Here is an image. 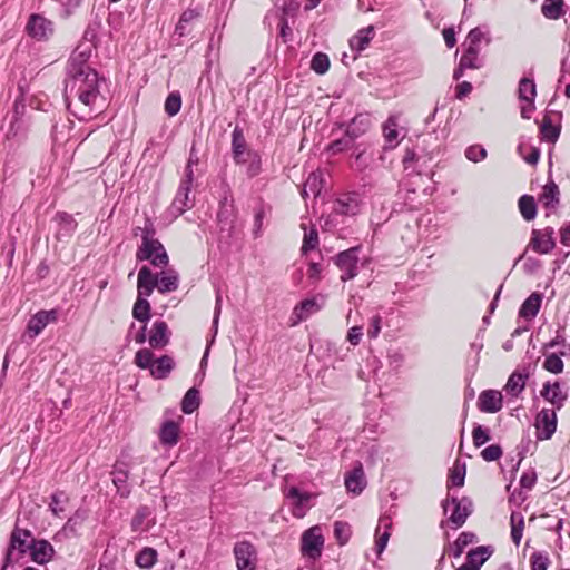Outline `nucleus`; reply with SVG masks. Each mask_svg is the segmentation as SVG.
<instances>
[{
    "instance_id": "38",
    "label": "nucleus",
    "mask_w": 570,
    "mask_h": 570,
    "mask_svg": "<svg viewBox=\"0 0 570 570\" xmlns=\"http://www.w3.org/2000/svg\"><path fill=\"white\" fill-rule=\"evenodd\" d=\"M563 0H544L541 12L546 18L557 20L563 13Z\"/></svg>"
},
{
    "instance_id": "40",
    "label": "nucleus",
    "mask_w": 570,
    "mask_h": 570,
    "mask_svg": "<svg viewBox=\"0 0 570 570\" xmlns=\"http://www.w3.org/2000/svg\"><path fill=\"white\" fill-rule=\"evenodd\" d=\"M199 404V391L195 387H191L186 392L181 401V411L186 414H191L195 410L198 409Z\"/></svg>"
},
{
    "instance_id": "58",
    "label": "nucleus",
    "mask_w": 570,
    "mask_h": 570,
    "mask_svg": "<svg viewBox=\"0 0 570 570\" xmlns=\"http://www.w3.org/2000/svg\"><path fill=\"white\" fill-rule=\"evenodd\" d=\"M334 534L340 544H345L351 537V530L348 524L341 521H336L334 523Z\"/></svg>"
},
{
    "instance_id": "53",
    "label": "nucleus",
    "mask_w": 570,
    "mask_h": 570,
    "mask_svg": "<svg viewBox=\"0 0 570 570\" xmlns=\"http://www.w3.org/2000/svg\"><path fill=\"white\" fill-rule=\"evenodd\" d=\"M531 570H547L550 559L547 552L535 551L530 557Z\"/></svg>"
},
{
    "instance_id": "12",
    "label": "nucleus",
    "mask_w": 570,
    "mask_h": 570,
    "mask_svg": "<svg viewBox=\"0 0 570 570\" xmlns=\"http://www.w3.org/2000/svg\"><path fill=\"white\" fill-rule=\"evenodd\" d=\"M190 190L191 187L183 184L179 185L176 196L168 208V213L171 217L177 218L194 206V198L190 197Z\"/></svg>"
},
{
    "instance_id": "37",
    "label": "nucleus",
    "mask_w": 570,
    "mask_h": 570,
    "mask_svg": "<svg viewBox=\"0 0 570 570\" xmlns=\"http://www.w3.org/2000/svg\"><path fill=\"white\" fill-rule=\"evenodd\" d=\"M476 540V535L473 532H462L450 547V553L453 558L458 559L462 556L465 547L473 543Z\"/></svg>"
},
{
    "instance_id": "46",
    "label": "nucleus",
    "mask_w": 570,
    "mask_h": 570,
    "mask_svg": "<svg viewBox=\"0 0 570 570\" xmlns=\"http://www.w3.org/2000/svg\"><path fill=\"white\" fill-rule=\"evenodd\" d=\"M465 478V463H461L459 460L455 461L452 469L450 470L449 480L454 487H463Z\"/></svg>"
},
{
    "instance_id": "56",
    "label": "nucleus",
    "mask_w": 570,
    "mask_h": 570,
    "mask_svg": "<svg viewBox=\"0 0 570 570\" xmlns=\"http://www.w3.org/2000/svg\"><path fill=\"white\" fill-rule=\"evenodd\" d=\"M248 157V166H247V175L249 177H255L261 173L262 169V161L261 157L257 153L254 151H247Z\"/></svg>"
},
{
    "instance_id": "32",
    "label": "nucleus",
    "mask_w": 570,
    "mask_h": 570,
    "mask_svg": "<svg viewBox=\"0 0 570 570\" xmlns=\"http://www.w3.org/2000/svg\"><path fill=\"white\" fill-rule=\"evenodd\" d=\"M493 549L490 546H480L466 554V563L480 570V567L491 557Z\"/></svg>"
},
{
    "instance_id": "4",
    "label": "nucleus",
    "mask_w": 570,
    "mask_h": 570,
    "mask_svg": "<svg viewBox=\"0 0 570 570\" xmlns=\"http://www.w3.org/2000/svg\"><path fill=\"white\" fill-rule=\"evenodd\" d=\"M442 507L445 514L450 513L449 521L455 529L462 527L472 513V501L466 497L462 499L448 498L443 501Z\"/></svg>"
},
{
    "instance_id": "47",
    "label": "nucleus",
    "mask_w": 570,
    "mask_h": 570,
    "mask_svg": "<svg viewBox=\"0 0 570 570\" xmlns=\"http://www.w3.org/2000/svg\"><path fill=\"white\" fill-rule=\"evenodd\" d=\"M86 519V513L83 511H76V513L68 519L66 524L63 525V532L66 534L76 535L78 532V528L82 524Z\"/></svg>"
},
{
    "instance_id": "28",
    "label": "nucleus",
    "mask_w": 570,
    "mask_h": 570,
    "mask_svg": "<svg viewBox=\"0 0 570 570\" xmlns=\"http://www.w3.org/2000/svg\"><path fill=\"white\" fill-rule=\"evenodd\" d=\"M365 476L362 465L354 468L345 478V487L348 492L360 494L365 488Z\"/></svg>"
},
{
    "instance_id": "36",
    "label": "nucleus",
    "mask_w": 570,
    "mask_h": 570,
    "mask_svg": "<svg viewBox=\"0 0 570 570\" xmlns=\"http://www.w3.org/2000/svg\"><path fill=\"white\" fill-rule=\"evenodd\" d=\"M320 309L315 299H305L294 308L293 315L296 317L293 324H297L309 317Z\"/></svg>"
},
{
    "instance_id": "25",
    "label": "nucleus",
    "mask_w": 570,
    "mask_h": 570,
    "mask_svg": "<svg viewBox=\"0 0 570 570\" xmlns=\"http://www.w3.org/2000/svg\"><path fill=\"white\" fill-rule=\"evenodd\" d=\"M180 428L174 421L163 423L159 431V440L163 445L174 446L178 443Z\"/></svg>"
},
{
    "instance_id": "44",
    "label": "nucleus",
    "mask_w": 570,
    "mask_h": 570,
    "mask_svg": "<svg viewBox=\"0 0 570 570\" xmlns=\"http://www.w3.org/2000/svg\"><path fill=\"white\" fill-rule=\"evenodd\" d=\"M157 560V552L153 548H144L136 556V563L140 568L149 569L151 568Z\"/></svg>"
},
{
    "instance_id": "43",
    "label": "nucleus",
    "mask_w": 570,
    "mask_h": 570,
    "mask_svg": "<svg viewBox=\"0 0 570 570\" xmlns=\"http://www.w3.org/2000/svg\"><path fill=\"white\" fill-rule=\"evenodd\" d=\"M537 96L535 83L532 79L522 78L519 82V99L523 100H534Z\"/></svg>"
},
{
    "instance_id": "18",
    "label": "nucleus",
    "mask_w": 570,
    "mask_h": 570,
    "mask_svg": "<svg viewBox=\"0 0 570 570\" xmlns=\"http://www.w3.org/2000/svg\"><path fill=\"white\" fill-rule=\"evenodd\" d=\"M371 127V118L368 114L356 115L346 126L345 134L353 140L363 136Z\"/></svg>"
},
{
    "instance_id": "14",
    "label": "nucleus",
    "mask_w": 570,
    "mask_h": 570,
    "mask_svg": "<svg viewBox=\"0 0 570 570\" xmlns=\"http://www.w3.org/2000/svg\"><path fill=\"white\" fill-rule=\"evenodd\" d=\"M58 318L56 309L40 311L36 313L28 322L27 331L31 337H36L50 323H55Z\"/></svg>"
},
{
    "instance_id": "20",
    "label": "nucleus",
    "mask_w": 570,
    "mask_h": 570,
    "mask_svg": "<svg viewBox=\"0 0 570 570\" xmlns=\"http://www.w3.org/2000/svg\"><path fill=\"white\" fill-rule=\"evenodd\" d=\"M360 209V200L356 194L350 193L338 197L334 210L341 215H356Z\"/></svg>"
},
{
    "instance_id": "9",
    "label": "nucleus",
    "mask_w": 570,
    "mask_h": 570,
    "mask_svg": "<svg viewBox=\"0 0 570 570\" xmlns=\"http://www.w3.org/2000/svg\"><path fill=\"white\" fill-rule=\"evenodd\" d=\"M537 438L549 440L557 429V410L542 409L535 417Z\"/></svg>"
},
{
    "instance_id": "54",
    "label": "nucleus",
    "mask_w": 570,
    "mask_h": 570,
    "mask_svg": "<svg viewBox=\"0 0 570 570\" xmlns=\"http://www.w3.org/2000/svg\"><path fill=\"white\" fill-rule=\"evenodd\" d=\"M563 361L557 354H550L543 362V368L550 373L559 374L563 371Z\"/></svg>"
},
{
    "instance_id": "33",
    "label": "nucleus",
    "mask_w": 570,
    "mask_h": 570,
    "mask_svg": "<svg viewBox=\"0 0 570 570\" xmlns=\"http://www.w3.org/2000/svg\"><path fill=\"white\" fill-rule=\"evenodd\" d=\"M374 33L375 32L373 26L361 29L354 37L351 38V49L357 52L363 51L373 39Z\"/></svg>"
},
{
    "instance_id": "60",
    "label": "nucleus",
    "mask_w": 570,
    "mask_h": 570,
    "mask_svg": "<svg viewBox=\"0 0 570 570\" xmlns=\"http://www.w3.org/2000/svg\"><path fill=\"white\" fill-rule=\"evenodd\" d=\"M465 157L473 163H479L487 157V150L480 145H472L466 148Z\"/></svg>"
},
{
    "instance_id": "51",
    "label": "nucleus",
    "mask_w": 570,
    "mask_h": 570,
    "mask_svg": "<svg viewBox=\"0 0 570 570\" xmlns=\"http://www.w3.org/2000/svg\"><path fill=\"white\" fill-rule=\"evenodd\" d=\"M154 361H155L154 353L148 348L139 350L135 355V364L138 367L144 368V370L150 371V368L154 364Z\"/></svg>"
},
{
    "instance_id": "61",
    "label": "nucleus",
    "mask_w": 570,
    "mask_h": 570,
    "mask_svg": "<svg viewBox=\"0 0 570 570\" xmlns=\"http://www.w3.org/2000/svg\"><path fill=\"white\" fill-rule=\"evenodd\" d=\"M502 456V449L499 444H491L481 451V458L487 462L497 461Z\"/></svg>"
},
{
    "instance_id": "45",
    "label": "nucleus",
    "mask_w": 570,
    "mask_h": 570,
    "mask_svg": "<svg viewBox=\"0 0 570 570\" xmlns=\"http://www.w3.org/2000/svg\"><path fill=\"white\" fill-rule=\"evenodd\" d=\"M67 502L68 497L63 492H55L51 495L49 509L56 517H61V514L66 511Z\"/></svg>"
},
{
    "instance_id": "52",
    "label": "nucleus",
    "mask_w": 570,
    "mask_h": 570,
    "mask_svg": "<svg viewBox=\"0 0 570 570\" xmlns=\"http://www.w3.org/2000/svg\"><path fill=\"white\" fill-rule=\"evenodd\" d=\"M354 140L346 134L343 138L335 139L327 146V151L332 155L340 154L344 150L350 149L353 146Z\"/></svg>"
},
{
    "instance_id": "1",
    "label": "nucleus",
    "mask_w": 570,
    "mask_h": 570,
    "mask_svg": "<svg viewBox=\"0 0 570 570\" xmlns=\"http://www.w3.org/2000/svg\"><path fill=\"white\" fill-rule=\"evenodd\" d=\"M92 45L80 43L71 53L65 79V102L69 111L81 120L102 112L107 98L102 92L105 78L88 65Z\"/></svg>"
},
{
    "instance_id": "57",
    "label": "nucleus",
    "mask_w": 570,
    "mask_h": 570,
    "mask_svg": "<svg viewBox=\"0 0 570 570\" xmlns=\"http://www.w3.org/2000/svg\"><path fill=\"white\" fill-rule=\"evenodd\" d=\"M482 40H484L487 45L490 43L491 41L490 37L488 36V32L483 31L482 28L476 27L470 30L465 41L472 45L481 46Z\"/></svg>"
},
{
    "instance_id": "23",
    "label": "nucleus",
    "mask_w": 570,
    "mask_h": 570,
    "mask_svg": "<svg viewBox=\"0 0 570 570\" xmlns=\"http://www.w3.org/2000/svg\"><path fill=\"white\" fill-rule=\"evenodd\" d=\"M542 303V294L540 293H532L521 305L519 309V316L523 317L528 321L533 320L541 307Z\"/></svg>"
},
{
    "instance_id": "11",
    "label": "nucleus",
    "mask_w": 570,
    "mask_h": 570,
    "mask_svg": "<svg viewBox=\"0 0 570 570\" xmlns=\"http://www.w3.org/2000/svg\"><path fill=\"white\" fill-rule=\"evenodd\" d=\"M553 234L552 227H547L542 230L533 229L530 240L532 249L539 254L550 253L556 246Z\"/></svg>"
},
{
    "instance_id": "16",
    "label": "nucleus",
    "mask_w": 570,
    "mask_h": 570,
    "mask_svg": "<svg viewBox=\"0 0 570 570\" xmlns=\"http://www.w3.org/2000/svg\"><path fill=\"white\" fill-rule=\"evenodd\" d=\"M169 336L170 332L166 322L156 321L151 326L148 343L153 348H161L168 344Z\"/></svg>"
},
{
    "instance_id": "10",
    "label": "nucleus",
    "mask_w": 570,
    "mask_h": 570,
    "mask_svg": "<svg viewBox=\"0 0 570 570\" xmlns=\"http://www.w3.org/2000/svg\"><path fill=\"white\" fill-rule=\"evenodd\" d=\"M234 556L237 570H255L256 551L250 542H237L234 546Z\"/></svg>"
},
{
    "instance_id": "3",
    "label": "nucleus",
    "mask_w": 570,
    "mask_h": 570,
    "mask_svg": "<svg viewBox=\"0 0 570 570\" xmlns=\"http://www.w3.org/2000/svg\"><path fill=\"white\" fill-rule=\"evenodd\" d=\"M32 533L29 530L16 527L10 535V544L8 547L4 562L1 570L14 567L21 562L26 553L31 549Z\"/></svg>"
},
{
    "instance_id": "21",
    "label": "nucleus",
    "mask_w": 570,
    "mask_h": 570,
    "mask_svg": "<svg viewBox=\"0 0 570 570\" xmlns=\"http://www.w3.org/2000/svg\"><path fill=\"white\" fill-rule=\"evenodd\" d=\"M528 377V372L514 371L503 387L504 392L513 397H518L524 391Z\"/></svg>"
},
{
    "instance_id": "59",
    "label": "nucleus",
    "mask_w": 570,
    "mask_h": 570,
    "mask_svg": "<svg viewBox=\"0 0 570 570\" xmlns=\"http://www.w3.org/2000/svg\"><path fill=\"white\" fill-rule=\"evenodd\" d=\"M473 444L475 448H480L490 440L489 430L482 425H476L472 431Z\"/></svg>"
},
{
    "instance_id": "24",
    "label": "nucleus",
    "mask_w": 570,
    "mask_h": 570,
    "mask_svg": "<svg viewBox=\"0 0 570 570\" xmlns=\"http://www.w3.org/2000/svg\"><path fill=\"white\" fill-rule=\"evenodd\" d=\"M391 527H392V520L390 517H381L380 520H379V525L376 528V542H375V549H376V552L377 554L380 556L387 542H389V539L391 537Z\"/></svg>"
},
{
    "instance_id": "30",
    "label": "nucleus",
    "mask_w": 570,
    "mask_h": 570,
    "mask_svg": "<svg viewBox=\"0 0 570 570\" xmlns=\"http://www.w3.org/2000/svg\"><path fill=\"white\" fill-rule=\"evenodd\" d=\"M397 130V120L395 117H389L383 125V136L385 140L384 149H393L400 144Z\"/></svg>"
},
{
    "instance_id": "27",
    "label": "nucleus",
    "mask_w": 570,
    "mask_h": 570,
    "mask_svg": "<svg viewBox=\"0 0 570 570\" xmlns=\"http://www.w3.org/2000/svg\"><path fill=\"white\" fill-rule=\"evenodd\" d=\"M324 186V178L322 173L314 171L311 173L304 183L303 189H302V197L306 199L308 196L317 197L322 188Z\"/></svg>"
},
{
    "instance_id": "8",
    "label": "nucleus",
    "mask_w": 570,
    "mask_h": 570,
    "mask_svg": "<svg viewBox=\"0 0 570 570\" xmlns=\"http://www.w3.org/2000/svg\"><path fill=\"white\" fill-rule=\"evenodd\" d=\"M26 30L38 41L48 40L53 35V23L41 14L30 16Z\"/></svg>"
},
{
    "instance_id": "49",
    "label": "nucleus",
    "mask_w": 570,
    "mask_h": 570,
    "mask_svg": "<svg viewBox=\"0 0 570 570\" xmlns=\"http://www.w3.org/2000/svg\"><path fill=\"white\" fill-rule=\"evenodd\" d=\"M540 132L546 140L554 142L559 138L560 128L552 125V121L549 117H544Z\"/></svg>"
},
{
    "instance_id": "5",
    "label": "nucleus",
    "mask_w": 570,
    "mask_h": 570,
    "mask_svg": "<svg viewBox=\"0 0 570 570\" xmlns=\"http://www.w3.org/2000/svg\"><path fill=\"white\" fill-rule=\"evenodd\" d=\"M540 395L558 411L561 410L567 402L569 389L564 382L559 380L554 382L547 381L542 384Z\"/></svg>"
},
{
    "instance_id": "41",
    "label": "nucleus",
    "mask_w": 570,
    "mask_h": 570,
    "mask_svg": "<svg viewBox=\"0 0 570 570\" xmlns=\"http://www.w3.org/2000/svg\"><path fill=\"white\" fill-rule=\"evenodd\" d=\"M511 539L515 546H519L523 534L524 519L521 513L512 512L510 517Z\"/></svg>"
},
{
    "instance_id": "2",
    "label": "nucleus",
    "mask_w": 570,
    "mask_h": 570,
    "mask_svg": "<svg viewBox=\"0 0 570 570\" xmlns=\"http://www.w3.org/2000/svg\"><path fill=\"white\" fill-rule=\"evenodd\" d=\"M140 232L141 245L137 249L136 258L139 262L149 261L153 266L165 268L169 258L163 244L156 238V230L153 223L146 219L144 227H137L135 235Z\"/></svg>"
},
{
    "instance_id": "48",
    "label": "nucleus",
    "mask_w": 570,
    "mask_h": 570,
    "mask_svg": "<svg viewBox=\"0 0 570 570\" xmlns=\"http://www.w3.org/2000/svg\"><path fill=\"white\" fill-rule=\"evenodd\" d=\"M330 68V59L326 53L317 52L311 60V69L317 75H324Z\"/></svg>"
},
{
    "instance_id": "64",
    "label": "nucleus",
    "mask_w": 570,
    "mask_h": 570,
    "mask_svg": "<svg viewBox=\"0 0 570 570\" xmlns=\"http://www.w3.org/2000/svg\"><path fill=\"white\" fill-rule=\"evenodd\" d=\"M537 482V473L534 470L525 471L520 479L522 489L530 491Z\"/></svg>"
},
{
    "instance_id": "55",
    "label": "nucleus",
    "mask_w": 570,
    "mask_h": 570,
    "mask_svg": "<svg viewBox=\"0 0 570 570\" xmlns=\"http://www.w3.org/2000/svg\"><path fill=\"white\" fill-rule=\"evenodd\" d=\"M181 107V97L179 92H171L165 101V111L169 116H175L179 112Z\"/></svg>"
},
{
    "instance_id": "19",
    "label": "nucleus",
    "mask_w": 570,
    "mask_h": 570,
    "mask_svg": "<svg viewBox=\"0 0 570 570\" xmlns=\"http://www.w3.org/2000/svg\"><path fill=\"white\" fill-rule=\"evenodd\" d=\"M30 554L35 562L43 564L51 559L53 554V548L46 540L31 539Z\"/></svg>"
},
{
    "instance_id": "7",
    "label": "nucleus",
    "mask_w": 570,
    "mask_h": 570,
    "mask_svg": "<svg viewBox=\"0 0 570 570\" xmlns=\"http://www.w3.org/2000/svg\"><path fill=\"white\" fill-rule=\"evenodd\" d=\"M358 247L343 250L334 257L335 265L342 272L341 281L347 282L358 273Z\"/></svg>"
},
{
    "instance_id": "29",
    "label": "nucleus",
    "mask_w": 570,
    "mask_h": 570,
    "mask_svg": "<svg viewBox=\"0 0 570 570\" xmlns=\"http://www.w3.org/2000/svg\"><path fill=\"white\" fill-rule=\"evenodd\" d=\"M174 360L168 355H163L159 358L154 361V364L150 368V375L156 380L166 379L174 368Z\"/></svg>"
},
{
    "instance_id": "63",
    "label": "nucleus",
    "mask_w": 570,
    "mask_h": 570,
    "mask_svg": "<svg viewBox=\"0 0 570 570\" xmlns=\"http://www.w3.org/2000/svg\"><path fill=\"white\" fill-rule=\"evenodd\" d=\"M149 515V509L147 507H140L132 520H131V528L134 531H137L139 530V528L141 527V524L144 523L145 519Z\"/></svg>"
},
{
    "instance_id": "6",
    "label": "nucleus",
    "mask_w": 570,
    "mask_h": 570,
    "mask_svg": "<svg viewBox=\"0 0 570 570\" xmlns=\"http://www.w3.org/2000/svg\"><path fill=\"white\" fill-rule=\"evenodd\" d=\"M324 546V537L322 529L318 525H314L306 530L302 535L301 550L304 556L311 559H317L322 554Z\"/></svg>"
},
{
    "instance_id": "17",
    "label": "nucleus",
    "mask_w": 570,
    "mask_h": 570,
    "mask_svg": "<svg viewBox=\"0 0 570 570\" xmlns=\"http://www.w3.org/2000/svg\"><path fill=\"white\" fill-rule=\"evenodd\" d=\"M129 476V469L125 462H117L112 471V483L117 488V492L126 498L130 493V489L127 484Z\"/></svg>"
},
{
    "instance_id": "50",
    "label": "nucleus",
    "mask_w": 570,
    "mask_h": 570,
    "mask_svg": "<svg viewBox=\"0 0 570 570\" xmlns=\"http://www.w3.org/2000/svg\"><path fill=\"white\" fill-rule=\"evenodd\" d=\"M137 281H142V283L153 288L158 289L159 282H158V273H153L151 269L148 266H142L138 272Z\"/></svg>"
},
{
    "instance_id": "13",
    "label": "nucleus",
    "mask_w": 570,
    "mask_h": 570,
    "mask_svg": "<svg viewBox=\"0 0 570 570\" xmlns=\"http://www.w3.org/2000/svg\"><path fill=\"white\" fill-rule=\"evenodd\" d=\"M503 406V397L501 392L497 390H485L480 393L478 399V407L484 413H497Z\"/></svg>"
},
{
    "instance_id": "42",
    "label": "nucleus",
    "mask_w": 570,
    "mask_h": 570,
    "mask_svg": "<svg viewBox=\"0 0 570 570\" xmlns=\"http://www.w3.org/2000/svg\"><path fill=\"white\" fill-rule=\"evenodd\" d=\"M150 309L148 299L137 298L132 307V316L137 321L146 323L150 318Z\"/></svg>"
},
{
    "instance_id": "31",
    "label": "nucleus",
    "mask_w": 570,
    "mask_h": 570,
    "mask_svg": "<svg viewBox=\"0 0 570 570\" xmlns=\"http://www.w3.org/2000/svg\"><path fill=\"white\" fill-rule=\"evenodd\" d=\"M559 187L554 181H549L543 186V190L539 197V202L544 208L554 209L559 204Z\"/></svg>"
},
{
    "instance_id": "35",
    "label": "nucleus",
    "mask_w": 570,
    "mask_h": 570,
    "mask_svg": "<svg viewBox=\"0 0 570 570\" xmlns=\"http://www.w3.org/2000/svg\"><path fill=\"white\" fill-rule=\"evenodd\" d=\"M200 16L199 11L196 9L188 8L186 9L175 28V33L179 37H185L190 32L189 24L195 21Z\"/></svg>"
},
{
    "instance_id": "15",
    "label": "nucleus",
    "mask_w": 570,
    "mask_h": 570,
    "mask_svg": "<svg viewBox=\"0 0 570 570\" xmlns=\"http://www.w3.org/2000/svg\"><path fill=\"white\" fill-rule=\"evenodd\" d=\"M286 498L293 501L292 514L295 518H303L309 509V500L312 494L301 492L296 487H291L286 492Z\"/></svg>"
},
{
    "instance_id": "39",
    "label": "nucleus",
    "mask_w": 570,
    "mask_h": 570,
    "mask_svg": "<svg viewBox=\"0 0 570 570\" xmlns=\"http://www.w3.org/2000/svg\"><path fill=\"white\" fill-rule=\"evenodd\" d=\"M518 205H519L520 213L525 220L529 222V220L534 219V217L537 215V204L532 196H529V195L521 196Z\"/></svg>"
},
{
    "instance_id": "22",
    "label": "nucleus",
    "mask_w": 570,
    "mask_h": 570,
    "mask_svg": "<svg viewBox=\"0 0 570 570\" xmlns=\"http://www.w3.org/2000/svg\"><path fill=\"white\" fill-rule=\"evenodd\" d=\"M158 292L161 294L175 292L179 286V274L177 271L169 268L158 273Z\"/></svg>"
},
{
    "instance_id": "26",
    "label": "nucleus",
    "mask_w": 570,
    "mask_h": 570,
    "mask_svg": "<svg viewBox=\"0 0 570 570\" xmlns=\"http://www.w3.org/2000/svg\"><path fill=\"white\" fill-rule=\"evenodd\" d=\"M232 150L234 159L237 164H244L247 160L244 158L246 153V140L242 128L236 126L232 134Z\"/></svg>"
},
{
    "instance_id": "62",
    "label": "nucleus",
    "mask_w": 570,
    "mask_h": 570,
    "mask_svg": "<svg viewBox=\"0 0 570 570\" xmlns=\"http://www.w3.org/2000/svg\"><path fill=\"white\" fill-rule=\"evenodd\" d=\"M460 62L462 67L468 69H480L483 65L482 59L479 56L470 55L463 51Z\"/></svg>"
},
{
    "instance_id": "34",
    "label": "nucleus",
    "mask_w": 570,
    "mask_h": 570,
    "mask_svg": "<svg viewBox=\"0 0 570 570\" xmlns=\"http://www.w3.org/2000/svg\"><path fill=\"white\" fill-rule=\"evenodd\" d=\"M55 220L59 225V229L57 232L58 238L70 236L77 227V223L73 217L70 214L63 212L57 213Z\"/></svg>"
}]
</instances>
